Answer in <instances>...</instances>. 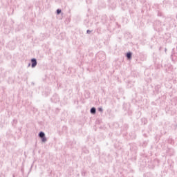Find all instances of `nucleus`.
<instances>
[{
  "label": "nucleus",
  "mask_w": 177,
  "mask_h": 177,
  "mask_svg": "<svg viewBox=\"0 0 177 177\" xmlns=\"http://www.w3.org/2000/svg\"><path fill=\"white\" fill-rule=\"evenodd\" d=\"M38 136L39 138H40L42 143H45L48 140V139L46 138V136H45V132L44 131H39Z\"/></svg>",
  "instance_id": "1"
},
{
  "label": "nucleus",
  "mask_w": 177,
  "mask_h": 177,
  "mask_svg": "<svg viewBox=\"0 0 177 177\" xmlns=\"http://www.w3.org/2000/svg\"><path fill=\"white\" fill-rule=\"evenodd\" d=\"M30 63L32 68H35V67H37V65L38 64V62H37L36 58H32L30 59Z\"/></svg>",
  "instance_id": "2"
},
{
  "label": "nucleus",
  "mask_w": 177,
  "mask_h": 177,
  "mask_svg": "<svg viewBox=\"0 0 177 177\" xmlns=\"http://www.w3.org/2000/svg\"><path fill=\"white\" fill-rule=\"evenodd\" d=\"M127 60H132V52L129 51L125 54Z\"/></svg>",
  "instance_id": "3"
},
{
  "label": "nucleus",
  "mask_w": 177,
  "mask_h": 177,
  "mask_svg": "<svg viewBox=\"0 0 177 177\" xmlns=\"http://www.w3.org/2000/svg\"><path fill=\"white\" fill-rule=\"evenodd\" d=\"M171 59L174 62H177V53H174L171 55Z\"/></svg>",
  "instance_id": "4"
},
{
  "label": "nucleus",
  "mask_w": 177,
  "mask_h": 177,
  "mask_svg": "<svg viewBox=\"0 0 177 177\" xmlns=\"http://www.w3.org/2000/svg\"><path fill=\"white\" fill-rule=\"evenodd\" d=\"M160 26H161V21L157 20L153 23V26L156 27V28H157L158 27H160Z\"/></svg>",
  "instance_id": "5"
},
{
  "label": "nucleus",
  "mask_w": 177,
  "mask_h": 177,
  "mask_svg": "<svg viewBox=\"0 0 177 177\" xmlns=\"http://www.w3.org/2000/svg\"><path fill=\"white\" fill-rule=\"evenodd\" d=\"M90 113L91 114H93V115L96 114V108L95 107L91 108Z\"/></svg>",
  "instance_id": "6"
},
{
  "label": "nucleus",
  "mask_w": 177,
  "mask_h": 177,
  "mask_svg": "<svg viewBox=\"0 0 177 177\" xmlns=\"http://www.w3.org/2000/svg\"><path fill=\"white\" fill-rule=\"evenodd\" d=\"M160 88H161V86L158 84L155 86V92H156V93H158V92H160Z\"/></svg>",
  "instance_id": "7"
},
{
  "label": "nucleus",
  "mask_w": 177,
  "mask_h": 177,
  "mask_svg": "<svg viewBox=\"0 0 177 177\" xmlns=\"http://www.w3.org/2000/svg\"><path fill=\"white\" fill-rule=\"evenodd\" d=\"M141 122L143 125H146V124H147V119L145 118H141Z\"/></svg>",
  "instance_id": "8"
},
{
  "label": "nucleus",
  "mask_w": 177,
  "mask_h": 177,
  "mask_svg": "<svg viewBox=\"0 0 177 177\" xmlns=\"http://www.w3.org/2000/svg\"><path fill=\"white\" fill-rule=\"evenodd\" d=\"M149 143V141H144L141 145L142 146V147H146V146H147Z\"/></svg>",
  "instance_id": "9"
},
{
  "label": "nucleus",
  "mask_w": 177,
  "mask_h": 177,
  "mask_svg": "<svg viewBox=\"0 0 177 177\" xmlns=\"http://www.w3.org/2000/svg\"><path fill=\"white\" fill-rule=\"evenodd\" d=\"M61 13H62V9H60V8L57 9L56 14L60 15Z\"/></svg>",
  "instance_id": "10"
},
{
  "label": "nucleus",
  "mask_w": 177,
  "mask_h": 177,
  "mask_svg": "<svg viewBox=\"0 0 177 177\" xmlns=\"http://www.w3.org/2000/svg\"><path fill=\"white\" fill-rule=\"evenodd\" d=\"M97 110H98V111H100V113H103V108L102 107H98Z\"/></svg>",
  "instance_id": "11"
},
{
  "label": "nucleus",
  "mask_w": 177,
  "mask_h": 177,
  "mask_svg": "<svg viewBox=\"0 0 177 177\" xmlns=\"http://www.w3.org/2000/svg\"><path fill=\"white\" fill-rule=\"evenodd\" d=\"M12 125H13V124H17V120H16V119H14L13 120H12Z\"/></svg>",
  "instance_id": "12"
},
{
  "label": "nucleus",
  "mask_w": 177,
  "mask_h": 177,
  "mask_svg": "<svg viewBox=\"0 0 177 177\" xmlns=\"http://www.w3.org/2000/svg\"><path fill=\"white\" fill-rule=\"evenodd\" d=\"M158 16L160 17H162V12H158Z\"/></svg>",
  "instance_id": "13"
},
{
  "label": "nucleus",
  "mask_w": 177,
  "mask_h": 177,
  "mask_svg": "<svg viewBox=\"0 0 177 177\" xmlns=\"http://www.w3.org/2000/svg\"><path fill=\"white\" fill-rule=\"evenodd\" d=\"M91 32H92L91 30H86V34H91Z\"/></svg>",
  "instance_id": "14"
},
{
  "label": "nucleus",
  "mask_w": 177,
  "mask_h": 177,
  "mask_svg": "<svg viewBox=\"0 0 177 177\" xmlns=\"http://www.w3.org/2000/svg\"><path fill=\"white\" fill-rule=\"evenodd\" d=\"M100 31H101L100 28H97V32L99 33V32H100Z\"/></svg>",
  "instance_id": "15"
},
{
  "label": "nucleus",
  "mask_w": 177,
  "mask_h": 177,
  "mask_svg": "<svg viewBox=\"0 0 177 177\" xmlns=\"http://www.w3.org/2000/svg\"><path fill=\"white\" fill-rule=\"evenodd\" d=\"M102 24H106V19L105 20H103V19H102Z\"/></svg>",
  "instance_id": "16"
},
{
  "label": "nucleus",
  "mask_w": 177,
  "mask_h": 177,
  "mask_svg": "<svg viewBox=\"0 0 177 177\" xmlns=\"http://www.w3.org/2000/svg\"><path fill=\"white\" fill-rule=\"evenodd\" d=\"M149 175H150L149 173H147V174H145V176H149Z\"/></svg>",
  "instance_id": "17"
},
{
  "label": "nucleus",
  "mask_w": 177,
  "mask_h": 177,
  "mask_svg": "<svg viewBox=\"0 0 177 177\" xmlns=\"http://www.w3.org/2000/svg\"><path fill=\"white\" fill-rule=\"evenodd\" d=\"M30 66H31V63H29V64H28V67H30Z\"/></svg>",
  "instance_id": "18"
},
{
  "label": "nucleus",
  "mask_w": 177,
  "mask_h": 177,
  "mask_svg": "<svg viewBox=\"0 0 177 177\" xmlns=\"http://www.w3.org/2000/svg\"><path fill=\"white\" fill-rule=\"evenodd\" d=\"M144 136H145V138H147V135H146V134H144Z\"/></svg>",
  "instance_id": "19"
},
{
  "label": "nucleus",
  "mask_w": 177,
  "mask_h": 177,
  "mask_svg": "<svg viewBox=\"0 0 177 177\" xmlns=\"http://www.w3.org/2000/svg\"><path fill=\"white\" fill-rule=\"evenodd\" d=\"M82 175H84V173H82Z\"/></svg>",
  "instance_id": "20"
},
{
  "label": "nucleus",
  "mask_w": 177,
  "mask_h": 177,
  "mask_svg": "<svg viewBox=\"0 0 177 177\" xmlns=\"http://www.w3.org/2000/svg\"><path fill=\"white\" fill-rule=\"evenodd\" d=\"M82 175H84V173H82Z\"/></svg>",
  "instance_id": "21"
}]
</instances>
